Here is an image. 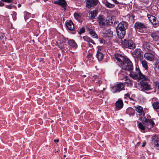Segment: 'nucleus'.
I'll return each mask as SVG.
<instances>
[{
  "mask_svg": "<svg viewBox=\"0 0 159 159\" xmlns=\"http://www.w3.org/2000/svg\"><path fill=\"white\" fill-rule=\"evenodd\" d=\"M115 58L119 63V65L122 69L129 71L133 70V66L132 62L128 58L117 53L114 55Z\"/></svg>",
  "mask_w": 159,
  "mask_h": 159,
  "instance_id": "obj_1",
  "label": "nucleus"
},
{
  "mask_svg": "<svg viewBox=\"0 0 159 159\" xmlns=\"http://www.w3.org/2000/svg\"><path fill=\"white\" fill-rule=\"evenodd\" d=\"M128 24L126 22L122 21L118 24L116 27V33L118 37L123 39L125 33V30L127 28Z\"/></svg>",
  "mask_w": 159,
  "mask_h": 159,
  "instance_id": "obj_2",
  "label": "nucleus"
},
{
  "mask_svg": "<svg viewBox=\"0 0 159 159\" xmlns=\"http://www.w3.org/2000/svg\"><path fill=\"white\" fill-rule=\"evenodd\" d=\"M129 76L133 79L136 80H149V79L147 76L143 74L140 70L136 68L135 71H130Z\"/></svg>",
  "mask_w": 159,
  "mask_h": 159,
  "instance_id": "obj_3",
  "label": "nucleus"
},
{
  "mask_svg": "<svg viewBox=\"0 0 159 159\" xmlns=\"http://www.w3.org/2000/svg\"><path fill=\"white\" fill-rule=\"evenodd\" d=\"M98 21L99 25L102 27H104L108 25H110L113 24L112 22H110V20L108 21L106 20L102 15L99 16Z\"/></svg>",
  "mask_w": 159,
  "mask_h": 159,
  "instance_id": "obj_4",
  "label": "nucleus"
},
{
  "mask_svg": "<svg viewBox=\"0 0 159 159\" xmlns=\"http://www.w3.org/2000/svg\"><path fill=\"white\" fill-rule=\"evenodd\" d=\"M134 27L136 31L143 33L144 31L143 29L147 28V26L144 23L137 21L134 24Z\"/></svg>",
  "mask_w": 159,
  "mask_h": 159,
  "instance_id": "obj_5",
  "label": "nucleus"
},
{
  "mask_svg": "<svg viewBox=\"0 0 159 159\" xmlns=\"http://www.w3.org/2000/svg\"><path fill=\"white\" fill-rule=\"evenodd\" d=\"M122 44L126 48L133 49L135 48V45L132 40L124 39L122 41Z\"/></svg>",
  "mask_w": 159,
  "mask_h": 159,
  "instance_id": "obj_6",
  "label": "nucleus"
},
{
  "mask_svg": "<svg viewBox=\"0 0 159 159\" xmlns=\"http://www.w3.org/2000/svg\"><path fill=\"white\" fill-rule=\"evenodd\" d=\"M143 124L145 126L146 128L148 129H150L153 127L154 124V122L151 120L146 118L144 117V119H143V120H141Z\"/></svg>",
  "mask_w": 159,
  "mask_h": 159,
  "instance_id": "obj_7",
  "label": "nucleus"
},
{
  "mask_svg": "<svg viewBox=\"0 0 159 159\" xmlns=\"http://www.w3.org/2000/svg\"><path fill=\"white\" fill-rule=\"evenodd\" d=\"M125 85L122 83H119L115 84L111 89V91L113 93H115L120 92L122 90H124Z\"/></svg>",
  "mask_w": 159,
  "mask_h": 159,
  "instance_id": "obj_8",
  "label": "nucleus"
},
{
  "mask_svg": "<svg viewBox=\"0 0 159 159\" xmlns=\"http://www.w3.org/2000/svg\"><path fill=\"white\" fill-rule=\"evenodd\" d=\"M145 80H142L139 83L141 86L140 88L142 91L148 90L151 89L150 85Z\"/></svg>",
  "mask_w": 159,
  "mask_h": 159,
  "instance_id": "obj_9",
  "label": "nucleus"
},
{
  "mask_svg": "<svg viewBox=\"0 0 159 159\" xmlns=\"http://www.w3.org/2000/svg\"><path fill=\"white\" fill-rule=\"evenodd\" d=\"M132 55L134 58L141 60L143 58V55L141 54V51L139 49H135L132 53Z\"/></svg>",
  "mask_w": 159,
  "mask_h": 159,
  "instance_id": "obj_10",
  "label": "nucleus"
},
{
  "mask_svg": "<svg viewBox=\"0 0 159 159\" xmlns=\"http://www.w3.org/2000/svg\"><path fill=\"white\" fill-rule=\"evenodd\" d=\"M98 2V0H86V6L88 8H90L97 5Z\"/></svg>",
  "mask_w": 159,
  "mask_h": 159,
  "instance_id": "obj_11",
  "label": "nucleus"
},
{
  "mask_svg": "<svg viewBox=\"0 0 159 159\" xmlns=\"http://www.w3.org/2000/svg\"><path fill=\"white\" fill-rule=\"evenodd\" d=\"M150 35L153 41L156 43L157 45L159 44V36L157 33L156 32H152L150 33Z\"/></svg>",
  "mask_w": 159,
  "mask_h": 159,
  "instance_id": "obj_12",
  "label": "nucleus"
},
{
  "mask_svg": "<svg viewBox=\"0 0 159 159\" xmlns=\"http://www.w3.org/2000/svg\"><path fill=\"white\" fill-rule=\"evenodd\" d=\"M152 45L150 43L145 42L143 45V48L146 51H151L152 50Z\"/></svg>",
  "mask_w": 159,
  "mask_h": 159,
  "instance_id": "obj_13",
  "label": "nucleus"
},
{
  "mask_svg": "<svg viewBox=\"0 0 159 159\" xmlns=\"http://www.w3.org/2000/svg\"><path fill=\"white\" fill-rule=\"evenodd\" d=\"M53 3L55 4L59 5L61 6L64 9L66 6V3L65 0H57L54 1L53 2Z\"/></svg>",
  "mask_w": 159,
  "mask_h": 159,
  "instance_id": "obj_14",
  "label": "nucleus"
},
{
  "mask_svg": "<svg viewBox=\"0 0 159 159\" xmlns=\"http://www.w3.org/2000/svg\"><path fill=\"white\" fill-rule=\"evenodd\" d=\"M83 39L84 41L87 42L88 43V45L89 47L90 48H92L93 47V45L89 43H93L94 45L95 44V43L94 41L89 37L87 36H84L83 37Z\"/></svg>",
  "mask_w": 159,
  "mask_h": 159,
  "instance_id": "obj_15",
  "label": "nucleus"
},
{
  "mask_svg": "<svg viewBox=\"0 0 159 159\" xmlns=\"http://www.w3.org/2000/svg\"><path fill=\"white\" fill-rule=\"evenodd\" d=\"M144 57L147 60L150 61H153L154 60V55L150 53H145L144 54Z\"/></svg>",
  "mask_w": 159,
  "mask_h": 159,
  "instance_id": "obj_16",
  "label": "nucleus"
},
{
  "mask_svg": "<svg viewBox=\"0 0 159 159\" xmlns=\"http://www.w3.org/2000/svg\"><path fill=\"white\" fill-rule=\"evenodd\" d=\"M136 111L139 113V115L141 117L144 115V113L143 110V108L139 106H138L137 107H135Z\"/></svg>",
  "mask_w": 159,
  "mask_h": 159,
  "instance_id": "obj_17",
  "label": "nucleus"
},
{
  "mask_svg": "<svg viewBox=\"0 0 159 159\" xmlns=\"http://www.w3.org/2000/svg\"><path fill=\"white\" fill-rule=\"evenodd\" d=\"M66 25L67 28L70 30L73 31L75 28L73 22L70 20L66 21Z\"/></svg>",
  "mask_w": 159,
  "mask_h": 159,
  "instance_id": "obj_18",
  "label": "nucleus"
},
{
  "mask_svg": "<svg viewBox=\"0 0 159 159\" xmlns=\"http://www.w3.org/2000/svg\"><path fill=\"white\" fill-rule=\"evenodd\" d=\"M115 105L116 110H118L121 109L123 106V101L119 99L116 102Z\"/></svg>",
  "mask_w": 159,
  "mask_h": 159,
  "instance_id": "obj_19",
  "label": "nucleus"
},
{
  "mask_svg": "<svg viewBox=\"0 0 159 159\" xmlns=\"http://www.w3.org/2000/svg\"><path fill=\"white\" fill-rule=\"evenodd\" d=\"M152 139L154 142L153 144L155 146L159 147V137L156 135L153 136L152 137Z\"/></svg>",
  "mask_w": 159,
  "mask_h": 159,
  "instance_id": "obj_20",
  "label": "nucleus"
},
{
  "mask_svg": "<svg viewBox=\"0 0 159 159\" xmlns=\"http://www.w3.org/2000/svg\"><path fill=\"white\" fill-rule=\"evenodd\" d=\"M126 112L131 116H134V114L135 111L132 108L129 107L126 110Z\"/></svg>",
  "mask_w": 159,
  "mask_h": 159,
  "instance_id": "obj_21",
  "label": "nucleus"
},
{
  "mask_svg": "<svg viewBox=\"0 0 159 159\" xmlns=\"http://www.w3.org/2000/svg\"><path fill=\"white\" fill-rule=\"evenodd\" d=\"M103 3L107 8H112L115 7V5L109 2L107 0H103Z\"/></svg>",
  "mask_w": 159,
  "mask_h": 159,
  "instance_id": "obj_22",
  "label": "nucleus"
},
{
  "mask_svg": "<svg viewBox=\"0 0 159 159\" xmlns=\"http://www.w3.org/2000/svg\"><path fill=\"white\" fill-rule=\"evenodd\" d=\"M97 11L94 10L93 11H91L89 12V15L91 19H94L97 16Z\"/></svg>",
  "mask_w": 159,
  "mask_h": 159,
  "instance_id": "obj_23",
  "label": "nucleus"
},
{
  "mask_svg": "<svg viewBox=\"0 0 159 159\" xmlns=\"http://www.w3.org/2000/svg\"><path fill=\"white\" fill-rule=\"evenodd\" d=\"M68 43L69 45L72 48H76L77 47V45L73 40H69Z\"/></svg>",
  "mask_w": 159,
  "mask_h": 159,
  "instance_id": "obj_24",
  "label": "nucleus"
},
{
  "mask_svg": "<svg viewBox=\"0 0 159 159\" xmlns=\"http://www.w3.org/2000/svg\"><path fill=\"white\" fill-rule=\"evenodd\" d=\"M104 33L108 37H111L113 35V32L110 29L105 30H104Z\"/></svg>",
  "mask_w": 159,
  "mask_h": 159,
  "instance_id": "obj_25",
  "label": "nucleus"
},
{
  "mask_svg": "<svg viewBox=\"0 0 159 159\" xmlns=\"http://www.w3.org/2000/svg\"><path fill=\"white\" fill-rule=\"evenodd\" d=\"M103 57V54L101 52L98 51L96 54V57L97 58L98 60L99 61H101Z\"/></svg>",
  "mask_w": 159,
  "mask_h": 159,
  "instance_id": "obj_26",
  "label": "nucleus"
},
{
  "mask_svg": "<svg viewBox=\"0 0 159 159\" xmlns=\"http://www.w3.org/2000/svg\"><path fill=\"white\" fill-rule=\"evenodd\" d=\"M147 16L149 21L151 23L157 19L155 16L151 15L148 14Z\"/></svg>",
  "mask_w": 159,
  "mask_h": 159,
  "instance_id": "obj_27",
  "label": "nucleus"
},
{
  "mask_svg": "<svg viewBox=\"0 0 159 159\" xmlns=\"http://www.w3.org/2000/svg\"><path fill=\"white\" fill-rule=\"evenodd\" d=\"M153 108L155 110H157V112H159V102H155L152 104Z\"/></svg>",
  "mask_w": 159,
  "mask_h": 159,
  "instance_id": "obj_28",
  "label": "nucleus"
},
{
  "mask_svg": "<svg viewBox=\"0 0 159 159\" xmlns=\"http://www.w3.org/2000/svg\"><path fill=\"white\" fill-rule=\"evenodd\" d=\"M88 31L92 37H93L94 38H96L97 37V35L95 31L92 29L89 28L88 29Z\"/></svg>",
  "mask_w": 159,
  "mask_h": 159,
  "instance_id": "obj_29",
  "label": "nucleus"
},
{
  "mask_svg": "<svg viewBox=\"0 0 159 159\" xmlns=\"http://www.w3.org/2000/svg\"><path fill=\"white\" fill-rule=\"evenodd\" d=\"M143 124L141 122H140L138 125V127L141 130L143 131L144 132H145L146 131V129L147 128L145 127V126L143 125Z\"/></svg>",
  "mask_w": 159,
  "mask_h": 159,
  "instance_id": "obj_30",
  "label": "nucleus"
},
{
  "mask_svg": "<svg viewBox=\"0 0 159 159\" xmlns=\"http://www.w3.org/2000/svg\"><path fill=\"white\" fill-rule=\"evenodd\" d=\"M74 16L75 18L77 20H80L82 18V14L80 13H75Z\"/></svg>",
  "mask_w": 159,
  "mask_h": 159,
  "instance_id": "obj_31",
  "label": "nucleus"
},
{
  "mask_svg": "<svg viewBox=\"0 0 159 159\" xmlns=\"http://www.w3.org/2000/svg\"><path fill=\"white\" fill-rule=\"evenodd\" d=\"M143 67L146 69H148V67L147 65V62L145 60H143L141 61Z\"/></svg>",
  "mask_w": 159,
  "mask_h": 159,
  "instance_id": "obj_32",
  "label": "nucleus"
},
{
  "mask_svg": "<svg viewBox=\"0 0 159 159\" xmlns=\"http://www.w3.org/2000/svg\"><path fill=\"white\" fill-rule=\"evenodd\" d=\"M152 24L153 25L154 27H157L159 25V21L157 20H155L152 23Z\"/></svg>",
  "mask_w": 159,
  "mask_h": 159,
  "instance_id": "obj_33",
  "label": "nucleus"
},
{
  "mask_svg": "<svg viewBox=\"0 0 159 159\" xmlns=\"http://www.w3.org/2000/svg\"><path fill=\"white\" fill-rule=\"evenodd\" d=\"M154 85L155 86L156 89H158L159 90V82H154Z\"/></svg>",
  "mask_w": 159,
  "mask_h": 159,
  "instance_id": "obj_34",
  "label": "nucleus"
},
{
  "mask_svg": "<svg viewBox=\"0 0 159 159\" xmlns=\"http://www.w3.org/2000/svg\"><path fill=\"white\" fill-rule=\"evenodd\" d=\"M16 13L15 12H13L12 14V17L13 20H15L16 19Z\"/></svg>",
  "mask_w": 159,
  "mask_h": 159,
  "instance_id": "obj_35",
  "label": "nucleus"
},
{
  "mask_svg": "<svg viewBox=\"0 0 159 159\" xmlns=\"http://www.w3.org/2000/svg\"><path fill=\"white\" fill-rule=\"evenodd\" d=\"M84 28L83 27L80 29V31H79L78 32L80 34H81L82 33H84Z\"/></svg>",
  "mask_w": 159,
  "mask_h": 159,
  "instance_id": "obj_36",
  "label": "nucleus"
},
{
  "mask_svg": "<svg viewBox=\"0 0 159 159\" xmlns=\"http://www.w3.org/2000/svg\"><path fill=\"white\" fill-rule=\"evenodd\" d=\"M68 40V39L66 38L65 37H63V38L62 40V43H65Z\"/></svg>",
  "mask_w": 159,
  "mask_h": 159,
  "instance_id": "obj_37",
  "label": "nucleus"
},
{
  "mask_svg": "<svg viewBox=\"0 0 159 159\" xmlns=\"http://www.w3.org/2000/svg\"><path fill=\"white\" fill-rule=\"evenodd\" d=\"M2 1L4 2L10 3L13 1V0H1Z\"/></svg>",
  "mask_w": 159,
  "mask_h": 159,
  "instance_id": "obj_38",
  "label": "nucleus"
},
{
  "mask_svg": "<svg viewBox=\"0 0 159 159\" xmlns=\"http://www.w3.org/2000/svg\"><path fill=\"white\" fill-rule=\"evenodd\" d=\"M12 7V6L11 5H6V7L9 9H11Z\"/></svg>",
  "mask_w": 159,
  "mask_h": 159,
  "instance_id": "obj_39",
  "label": "nucleus"
},
{
  "mask_svg": "<svg viewBox=\"0 0 159 159\" xmlns=\"http://www.w3.org/2000/svg\"><path fill=\"white\" fill-rule=\"evenodd\" d=\"M3 34L2 33H0V39H2L3 38Z\"/></svg>",
  "mask_w": 159,
  "mask_h": 159,
  "instance_id": "obj_40",
  "label": "nucleus"
},
{
  "mask_svg": "<svg viewBox=\"0 0 159 159\" xmlns=\"http://www.w3.org/2000/svg\"><path fill=\"white\" fill-rule=\"evenodd\" d=\"M157 64L158 66V68L159 70V58L157 60Z\"/></svg>",
  "mask_w": 159,
  "mask_h": 159,
  "instance_id": "obj_41",
  "label": "nucleus"
},
{
  "mask_svg": "<svg viewBox=\"0 0 159 159\" xmlns=\"http://www.w3.org/2000/svg\"><path fill=\"white\" fill-rule=\"evenodd\" d=\"M105 42V40L103 39H100V42L101 43H104Z\"/></svg>",
  "mask_w": 159,
  "mask_h": 159,
  "instance_id": "obj_42",
  "label": "nucleus"
},
{
  "mask_svg": "<svg viewBox=\"0 0 159 159\" xmlns=\"http://www.w3.org/2000/svg\"><path fill=\"white\" fill-rule=\"evenodd\" d=\"M4 4L3 3L0 1V6L2 7L4 5Z\"/></svg>",
  "mask_w": 159,
  "mask_h": 159,
  "instance_id": "obj_43",
  "label": "nucleus"
},
{
  "mask_svg": "<svg viewBox=\"0 0 159 159\" xmlns=\"http://www.w3.org/2000/svg\"><path fill=\"white\" fill-rule=\"evenodd\" d=\"M92 54L90 53H89V54L88 55V58L91 57L92 56Z\"/></svg>",
  "mask_w": 159,
  "mask_h": 159,
  "instance_id": "obj_44",
  "label": "nucleus"
},
{
  "mask_svg": "<svg viewBox=\"0 0 159 159\" xmlns=\"http://www.w3.org/2000/svg\"><path fill=\"white\" fill-rule=\"evenodd\" d=\"M125 96L126 97H129V94L128 93L125 94Z\"/></svg>",
  "mask_w": 159,
  "mask_h": 159,
  "instance_id": "obj_45",
  "label": "nucleus"
},
{
  "mask_svg": "<svg viewBox=\"0 0 159 159\" xmlns=\"http://www.w3.org/2000/svg\"><path fill=\"white\" fill-rule=\"evenodd\" d=\"M54 141L56 143H58L59 141L58 139H55L54 140Z\"/></svg>",
  "mask_w": 159,
  "mask_h": 159,
  "instance_id": "obj_46",
  "label": "nucleus"
},
{
  "mask_svg": "<svg viewBox=\"0 0 159 159\" xmlns=\"http://www.w3.org/2000/svg\"><path fill=\"white\" fill-rule=\"evenodd\" d=\"M146 144V143H143L142 145V147H144L145 146V145Z\"/></svg>",
  "mask_w": 159,
  "mask_h": 159,
  "instance_id": "obj_47",
  "label": "nucleus"
},
{
  "mask_svg": "<svg viewBox=\"0 0 159 159\" xmlns=\"http://www.w3.org/2000/svg\"><path fill=\"white\" fill-rule=\"evenodd\" d=\"M98 83L99 84H100L102 83V82L101 80H98Z\"/></svg>",
  "mask_w": 159,
  "mask_h": 159,
  "instance_id": "obj_48",
  "label": "nucleus"
},
{
  "mask_svg": "<svg viewBox=\"0 0 159 159\" xmlns=\"http://www.w3.org/2000/svg\"><path fill=\"white\" fill-rule=\"evenodd\" d=\"M21 6V4H18V7H20Z\"/></svg>",
  "mask_w": 159,
  "mask_h": 159,
  "instance_id": "obj_49",
  "label": "nucleus"
},
{
  "mask_svg": "<svg viewBox=\"0 0 159 159\" xmlns=\"http://www.w3.org/2000/svg\"><path fill=\"white\" fill-rule=\"evenodd\" d=\"M129 99H130V100H133V99L132 98H131L129 97Z\"/></svg>",
  "mask_w": 159,
  "mask_h": 159,
  "instance_id": "obj_50",
  "label": "nucleus"
},
{
  "mask_svg": "<svg viewBox=\"0 0 159 159\" xmlns=\"http://www.w3.org/2000/svg\"><path fill=\"white\" fill-rule=\"evenodd\" d=\"M83 76L84 77H86V75H83Z\"/></svg>",
  "mask_w": 159,
  "mask_h": 159,
  "instance_id": "obj_51",
  "label": "nucleus"
},
{
  "mask_svg": "<svg viewBox=\"0 0 159 159\" xmlns=\"http://www.w3.org/2000/svg\"><path fill=\"white\" fill-rule=\"evenodd\" d=\"M153 1H157L158 0H153Z\"/></svg>",
  "mask_w": 159,
  "mask_h": 159,
  "instance_id": "obj_52",
  "label": "nucleus"
},
{
  "mask_svg": "<svg viewBox=\"0 0 159 159\" xmlns=\"http://www.w3.org/2000/svg\"><path fill=\"white\" fill-rule=\"evenodd\" d=\"M129 82H130V83H131V82H130V80H129Z\"/></svg>",
  "mask_w": 159,
  "mask_h": 159,
  "instance_id": "obj_53",
  "label": "nucleus"
},
{
  "mask_svg": "<svg viewBox=\"0 0 159 159\" xmlns=\"http://www.w3.org/2000/svg\"><path fill=\"white\" fill-rule=\"evenodd\" d=\"M64 156L65 157H66V156L65 155H64Z\"/></svg>",
  "mask_w": 159,
  "mask_h": 159,
  "instance_id": "obj_54",
  "label": "nucleus"
}]
</instances>
